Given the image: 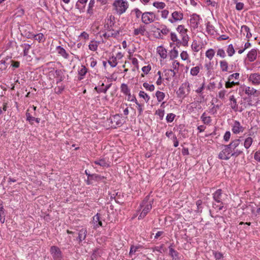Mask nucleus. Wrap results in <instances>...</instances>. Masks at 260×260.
Instances as JSON below:
<instances>
[{
    "label": "nucleus",
    "mask_w": 260,
    "mask_h": 260,
    "mask_svg": "<svg viewBox=\"0 0 260 260\" xmlns=\"http://www.w3.org/2000/svg\"><path fill=\"white\" fill-rule=\"evenodd\" d=\"M240 143V139H236L233 140L229 144L226 145L233 157H237L243 153V149H240L238 148Z\"/></svg>",
    "instance_id": "1"
},
{
    "label": "nucleus",
    "mask_w": 260,
    "mask_h": 260,
    "mask_svg": "<svg viewBox=\"0 0 260 260\" xmlns=\"http://www.w3.org/2000/svg\"><path fill=\"white\" fill-rule=\"evenodd\" d=\"M222 190L221 189H217L214 193H213V198L215 201V203L213 204V207L217 208L220 211L223 209V203L222 202Z\"/></svg>",
    "instance_id": "2"
},
{
    "label": "nucleus",
    "mask_w": 260,
    "mask_h": 260,
    "mask_svg": "<svg viewBox=\"0 0 260 260\" xmlns=\"http://www.w3.org/2000/svg\"><path fill=\"white\" fill-rule=\"evenodd\" d=\"M117 13L121 15L124 13L128 8V5L127 2L124 0H116L113 4Z\"/></svg>",
    "instance_id": "3"
},
{
    "label": "nucleus",
    "mask_w": 260,
    "mask_h": 260,
    "mask_svg": "<svg viewBox=\"0 0 260 260\" xmlns=\"http://www.w3.org/2000/svg\"><path fill=\"white\" fill-rule=\"evenodd\" d=\"M156 15L152 12H145L143 13L142 22L145 24L153 22L155 20Z\"/></svg>",
    "instance_id": "4"
},
{
    "label": "nucleus",
    "mask_w": 260,
    "mask_h": 260,
    "mask_svg": "<svg viewBox=\"0 0 260 260\" xmlns=\"http://www.w3.org/2000/svg\"><path fill=\"white\" fill-rule=\"evenodd\" d=\"M232 156H233V155H232V153L228 148L227 145H223L222 146V150L218 154V158L222 160H227Z\"/></svg>",
    "instance_id": "5"
},
{
    "label": "nucleus",
    "mask_w": 260,
    "mask_h": 260,
    "mask_svg": "<svg viewBox=\"0 0 260 260\" xmlns=\"http://www.w3.org/2000/svg\"><path fill=\"white\" fill-rule=\"evenodd\" d=\"M190 91V84L188 82L183 83L179 87L177 91V95L179 97H185L187 95Z\"/></svg>",
    "instance_id": "6"
},
{
    "label": "nucleus",
    "mask_w": 260,
    "mask_h": 260,
    "mask_svg": "<svg viewBox=\"0 0 260 260\" xmlns=\"http://www.w3.org/2000/svg\"><path fill=\"white\" fill-rule=\"evenodd\" d=\"M50 251L54 260H62L61 251L58 247L55 246H51Z\"/></svg>",
    "instance_id": "7"
},
{
    "label": "nucleus",
    "mask_w": 260,
    "mask_h": 260,
    "mask_svg": "<svg viewBox=\"0 0 260 260\" xmlns=\"http://www.w3.org/2000/svg\"><path fill=\"white\" fill-rule=\"evenodd\" d=\"M183 18L182 13L178 11H175L172 14V18L169 19L171 23H174L178 21L181 20Z\"/></svg>",
    "instance_id": "8"
},
{
    "label": "nucleus",
    "mask_w": 260,
    "mask_h": 260,
    "mask_svg": "<svg viewBox=\"0 0 260 260\" xmlns=\"http://www.w3.org/2000/svg\"><path fill=\"white\" fill-rule=\"evenodd\" d=\"M245 128L241 125L240 123L236 120L233 125L232 132L234 134H238L240 132H243L244 131Z\"/></svg>",
    "instance_id": "9"
},
{
    "label": "nucleus",
    "mask_w": 260,
    "mask_h": 260,
    "mask_svg": "<svg viewBox=\"0 0 260 260\" xmlns=\"http://www.w3.org/2000/svg\"><path fill=\"white\" fill-rule=\"evenodd\" d=\"M248 79L253 84L259 85L260 84V74L252 73L249 75Z\"/></svg>",
    "instance_id": "10"
},
{
    "label": "nucleus",
    "mask_w": 260,
    "mask_h": 260,
    "mask_svg": "<svg viewBox=\"0 0 260 260\" xmlns=\"http://www.w3.org/2000/svg\"><path fill=\"white\" fill-rule=\"evenodd\" d=\"M109 120H110V122L112 124H115V126L121 125L122 124L121 117L119 114H116L111 116L109 118Z\"/></svg>",
    "instance_id": "11"
},
{
    "label": "nucleus",
    "mask_w": 260,
    "mask_h": 260,
    "mask_svg": "<svg viewBox=\"0 0 260 260\" xmlns=\"http://www.w3.org/2000/svg\"><path fill=\"white\" fill-rule=\"evenodd\" d=\"M200 19V18L199 15L196 14H194L191 16V18L190 19V22L193 28H195L198 27Z\"/></svg>",
    "instance_id": "12"
},
{
    "label": "nucleus",
    "mask_w": 260,
    "mask_h": 260,
    "mask_svg": "<svg viewBox=\"0 0 260 260\" xmlns=\"http://www.w3.org/2000/svg\"><path fill=\"white\" fill-rule=\"evenodd\" d=\"M141 207L143 208V211H145L148 213L152 208V205L150 202H148L147 200H144L141 204Z\"/></svg>",
    "instance_id": "13"
},
{
    "label": "nucleus",
    "mask_w": 260,
    "mask_h": 260,
    "mask_svg": "<svg viewBox=\"0 0 260 260\" xmlns=\"http://www.w3.org/2000/svg\"><path fill=\"white\" fill-rule=\"evenodd\" d=\"M85 174L88 176L87 179L86 180V183L88 185L91 184L92 179H97V178H104V176H102L101 175H96V174H90L87 172V171H85Z\"/></svg>",
    "instance_id": "14"
},
{
    "label": "nucleus",
    "mask_w": 260,
    "mask_h": 260,
    "mask_svg": "<svg viewBox=\"0 0 260 260\" xmlns=\"http://www.w3.org/2000/svg\"><path fill=\"white\" fill-rule=\"evenodd\" d=\"M87 231L85 229H82L78 233V236L77 239L79 241V243L84 240L86 237Z\"/></svg>",
    "instance_id": "15"
},
{
    "label": "nucleus",
    "mask_w": 260,
    "mask_h": 260,
    "mask_svg": "<svg viewBox=\"0 0 260 260\" xmlns=\"http://www.w3.org/2000/svg\"><path fill=\"white\" fill-rule=\"evenodd\" d=\"M247 58L249 61L252 62L256 59L257 50L256 49H252L247 54Z\"/></svg>",
    "instance_id": "16"
},
{
    "label": "nucleus",
    "mask_w": 260,
    "mask_h": 260,
    "mask_svg": "<svg viewBox=\"0 0 260 260\" xmlns=\"http://www.w3.org/2000/svg\"><path fill=\"white\" fill-rule=\"evenodd\" d=\"M119 34V32L118 30L115 31L113 29H112V30L111 29H109L107 32H106L103 35V36L105 38H109V37L116 38L118 36Z\"/></svg>",
    "instance_id": "17"
},
{
    "label": "nucleus",
    "mask_w": 260,
    "mask_h": 260,
    "mask_svg": "<svg viewBox=\"0 0 260 260\" xmlns=\"http://www.w3.org/2000/svg\"><path fill=\"white\" fill-rule=\"evenodd\" d=\"M241 31L243 34L246 36L248 39L252 37V35L250 32V28L247 25H242L241 28Z\"/></svg>",
    "instance_id": "18"
},
{
    "label": "nucleus",
    "mask_w": 260,
    "mask_h": 260,
    "mask_svg": "<svg viewBox=\"0 0 260 260\" xmlns=\"http://www.w3.org/2000/svg\"><path fill=\"white\" fill-rule=\"evenodd\" d=\"M93 222L96 226H102V218L100 213H97L95 216H93Z\"/></svg>",
    "instance_id": "19"
},
{
    "label": "nucleus",
    "mask_w": 260,
    "mask_h": 260,
    "mask_svg": "<svg viewBox=\"0 0 260 260\" xmlns=\"http://www.w3.org/2000/svg\"><path fill=\"white\" fill-rule=\"evenodd\" d=\"M56 50L58 54L66 59H68L69 56V54L66 52L65 49L61 47L60 46H58L56 47Z\"/></svg>",
    "instance_id": "20"
},
{
    "label": "nucleus",
    "mask_w": 260,
    "mask_h": 260,
    "mask_svg": "<svg viewBox=\"0 0 260 260\" xmlns=\"http://www.w3.org/2000/svg\"><path fill=\"white\" fill-rule=\"evenodd\" d=\"M230 101H231V108L235 112L238 111V105L237 103L236 99L234 95H231L230 97Z\"/></svg>",
    "instance_id": "21"
},
{
    "label": "nucleus",
    "mask_w": 260,
    "mask_h": 260,
    "mask_svg": "<svg viewBox=\"0 0 260 260\" xmlns=\"http://www.w3.org/2000/svg\"><path fill=\"white\" fill-rule=\"evenodd\" d=\"M146 31V28L144 25H140L139 28H136L134 30V35L135 36H138L141 34L142 36L144 35L145 32Z\"/></svg>",
    "instance_id": "22"
},
{
    "label": "nucleus",
    "mask_w": 260,
    "mask_h": 260,
    "mask_svg": "<svg viewBox=\"0 0 260 260\" xmlns=\"http://www.w3.org/2000/svg\"><path fill=\"white\" fill-rule=\"evenodd\" d=\"M157 52L161 58H162L164 59L167 58V52L166 49L165 48H164L163 47H162L161 46H158L157 48Z\"/></svg>",
    "instance_id": "23"
},
{
    "label": "nucleus",
    "mask_w": 260,
    "mask_h": 260,
    "mask_svg": "<svg viewBox=\"0 0 260 260\" xmlns=\"http://www.w3.org/2000/svg\"><path fill=\"white\" fill-rule=\"evenodd\" d=\"M142 247H143L142 246L140 245H136V246H135L133 245H132L131 246V248H130L129 252V256L132 257V255L133 254H135L136 252L139 251L140 249H141Z\"/></svg>",
    "instance_id": "24"
},
{
    "label": "nucleus",
    "mask_w": 260,
    "mask_h": 260,
    "mask_svg": "<svg viewBox=\"0 0 260 260\" xmlns=\"http://www.w3.org/2000/svg\"><path fill=\"white\" fill-rule=\"evenodd\" d=\"M252 143H253V139L250 137H248L246 138L244 140V147L246 149H248L251 146Z\"/></svg>",
    "instance_id": "25"
},
{
    "label": "nucleus",
    "mask_w": 260,
    "mask_h": 260,
    "mask_svg": "<svg viewBox=\"0 0 260 260\" xmlns=\"http://www.w3.org/2000/svg\"><path fill=\"white\" fill-rule=\"evenodd\" d=\"M120 89L121 91L126 95H128L131 93L127 85L125 83H122L121 85Z\"/></svg>",
    "instance_id": "26"
},
{
    "label": "nucleus",
    "mask_w": 260,
    "mask_h": 260,
    "mask_svg": "<svg viewBox=\"0 0 260 260\" xmlns=\"http://www.w3.org/2000/svg\"><path fill=\"white\" fill-rule=\"evenodd\" d=\"M177 31L181 35V37L187 34V29L185 28L184 26L179 25L177 28Z\"/></svg>",
    "instance_id": "27"
},
{
    "label": "nucleus",
    "mask_w": 260,
    "mask_h": 260,
    "mask_svg": "<svg viewBox=\"0 0 260 260\" xmlns=\"http://www.w3.org/2000/svg\"><path fill=\"white\" fill-rule=\"evenodd\" d=\"M94 163L97 165H99L101 167H108L109 165L106 161V159L104 158L100 159L94 161Z\"/></svg>",
    "instance_id": "28"
},
{
    "label": "nucleus",
    "mask_w": 260,
    "mask_h": 260,
    "mask_svg": "<svg viewBox=\"0 0 260 260\" xmlns=\"http://www.w3.org/2000/svg\"><path fill=\"white\" fill-rule=\"evenodd\" d=\"M201 119L205 124H208L211 121V117L210 116H207L205 112L202 115Z\"/></svg>",
    "instance_id": "29"
},
{
    "label": "nucleus",
    "mask_w": 260,
    "mask_h": 260,
    "mask_svg": "<svg viewBox=\"0 0 260 260\" xmlns=\"http://www.w3.org/2000/svg\"><path fill=\"white\" fill-rule=\"evenodd\" d=\"M169 254L175 260L178 259V253L177 251L175 250L173 248L169 247Z\"/></svg>",
    "instance_id": "30"
},
{
    "label": "nucleus",
    "mask_w": 260,
    "mask_h": 260,
    "mask_svg": "<svg viewBox=\"0 0 260 260\" xmlns=\"http://www.w3.org/2000/svg\"><path fill=\"white\" fill-rule=\"evenodd\" d=\"M55 75L56 77L58 78L56 82V83L58 84L59 82H61L63 80V76L62 75V72L60 70H56L55 71Z\"/></svg>",
    "instance_id": "31"
},
{
    "label": "nucleus",
    "mask_w": 260,
    "mask_h": 260,
    "mask_svg": "<svg viewBox=\"0 0 260 260\" xmlns=\"http://www.w3.org/2000/svg\"><path fill=\"white\" fill-rule=\"evenodd\" d=\"M87 69L84 66H82L81 68L78 71V74L79 75L81 76V77H79L78 79L79 80H81L83 79V76H84L87 73Z\"/></svg>",
    "instance_id": "32"
},
{
    "label": "nucleus",
    "mask_w": 260,
    "mask_h": 260,
    "mask_svg": "<svg viewBox=\"0 0 260 260\" xmlns=\"http://www.w3.org/2000/svg\"><path fill=\"white\" fill-rule=\"evenodd\" d=\"M256 92V90L254 89L253 87H247L245 88V93L248 95H254V94Z\"/></svg>",
    "instance_id": "33"
},
{
    "label": "nucleus",
    "mask_w": 260,
    "mask_h": 260,
    "mask_svg": "<svg viewBox=\"0 0 260 260\" xmlns=\"http://www.w3.org/2000/svg\"><path fill=\"white\" fill-rule=\"evenodd\" d=\"M21 47L23 48V55L27 56L31 48V45L28 44H24L21 45Z\"/></svg>",
    "instance_id": "34"
},
{
    "label": "nucleus",
    "mask_w": 260,
    "mask_h": 260,
    "mask_svg": "<svg viewBox=\"0 0 260 260\" xmlns=\"http://www.w3.org/2000/svg\"><path fill=\"white\" fill-rule=\"evenodd\" d=\"M215 55V51L213 49H209L206 52V56L211 60Z\"/></svg>",
    "instance_id": "35"
},
{
    "label": "nucleus",
    "mask_w": 260,
    "mask_h": 260,
    "mask_svg": "<svg viewBox=\"0 0 260 260\" xmlns=\"http://www.w3.org/2000/svg\"><path fill=\"white\" fill-rule=\"evenodd\" d=\"M155 96H156L158 102H160L164 99L165 94L163 92L157 91L155 93Z\"/></svg>",
    "instance_id": "36"
},
{
    "label": "nucleus",
    "mask_w": 260,
    "mask_h": 260,
    "mask_svg": "<svg viewBox=\"0 0 260 260\" xmlns=\"http://www.w3.org/2000/svg\"><path fill=\"white\" fill-rule=\"evenodd\" d=\"M178 55V52L176 49L175 47H174L170 52L169 53V56L170 59H174V58H176Z\"/></svg>",
    "instance_id": "37"
},
{
    "label": "nucleus",
    "mask_w": 260,
    "mask_h": 260,
    "mask_svg": "<svg viewBox=\"0 0 260 260\" xmlns=\"http://www.w3.org/2000/svg\"><path fill=\"white\" fill-rule=\"evenodd\" d=\"M109 64L111 66V67H115L117 64V59L115 56H112L110 57L109 59L108 60Z\"/></svg>",
    "instance_id": "38"
},
{
    "label": "nucleus",
    "mask_w": 260,
    "mask_h": 260,
    "mask_svg": "<svg viewBox=\"0 0 260 260\" xmlns=\"http://www.w3.org/2000/svg\"><path fill=\"white\" fill-rule=\"evenodd\" d=\"M98 46V43L96 41H91L88 47L89 49L91 51H96Z\"/></svg>",
    "instance_id": "39"
},
{
    "label": "nucleus",
    "mask_w": 260,
    "mask_h": 260,
    "mask_svg": "<svg viewBox=\"0 0 260 260\" xmlns=\"http://www.w3.org/2000/svg\"><path fill=\"white\" fill-rule=\"evenodd\" d=\"M34 38L39 42H43L45 41L44 36L42 33L35 35Z\"/></svg>",
    "instance_id": "40"
},
{
    "label": "nucleus",
    "mask_w": 260,
    "mask_h": 260,
    "mask_svg": "<svg viewBox=\"0 0 260 260\" xmlns=\"http://www.w3.org/2000/svg\"><path fill=\"white\" fill-rule=\"evenodd\" d=\"M220 65L222 72L228 71V63L225 60L220 61Z\"/></svg>",
    "instance_id": "41"
},
{
    "label": "nucleus",
    "mask_w": 260,
    "mask_h": 260,
    "mask_svg": "<svg viewBox=\"0 0 260 260\" xmlns=\"http://www.w3.org/2000/svg\"><path fill=\"white\" fill-rule=\"evenodd\" d=\"M153 6L157 9H162L166 7V4L164 2H155L153 3Z\"/></svg>",
    "instance_id": "42"
},
{
    "label": "nucleus",
    "mask_w": 260,
    "mask_h": 260,
    "mask_svg": "<svg viewBox=\"0 0 260 260\" xmlns=\"http://www.w3.org/2000/svg\"><path fill=\"white\" fill-rule=\"evenodd\" d=\"M238 84H239V82H235L233 81H231L228 80L225 84V86L226 88H232L234 86Z\"/></svg>",
    "instance_id": "43"
},
{
    "label": "nucleus",
    "mask_w": 260,
    "mask_h": 260,
    "mask_svg": "<svg viewBox=\"0 0 260 260\" xmlns=\"http://www.w3.org/2000/svg\"><path fill=\"white\" fill-rule=\"evenodd\" d=\"M95 1L94 0H90L89 4H88V8L87 10V13L89 14H92L93 13V8L94 6Z\"/></svg>",
    "instance_id": "44"
},
{
    "label": "nucleus",
    "mask_w": 260,
    "mask_h": 260,
    "mask_svg": "<svg viewBox=\"0 0 260 260\" xmlns=\"http://www.w3.org/2000/svg\"><path fill=\"white\" fill-rule=\"evenodd\" d=\"M169 29L167 28L166 26H165L161 30H160L159 32H158V37H157V38L162 39V36L161 35L160 33L162 34L163 35H166L169 32Z\"/></svg>",
    "instance_id": "45"
},
{
    "label": "nucleus",
    "mask_w": 260,
    "mask_h": 260,
    "mask_svg": "<svg viewBox=\"0 0 260 260\" xmlns=\"http://www.w3.org/2000/svg\"><path fill=\"white\" fill-rule=\"evenodd\" d=\"M139 95L140 98H143L146 103H147L150 100V96L144 91H140Z\"/></svg>",
    "instance_id": "46"
},
{
    "label": "nucleus",
    "mask_w": 260,
    "mask_h": 260,
    "mask_svg": "<svg viewBox=\"0 0 260 260\" xmlns=\"http://www.w3.org/2000/svg\"><path fill=\"white\" fill-rule=\"evenodd\" d=\"M111 84H110L104 88H98V87H95L94 89L96 90V91L99 93L100 92H104L106 93L108 89L110 87Z\"/></svg>",
    "instance_id": "47"
},
{
    "label": "nucleus",
    "mask_w": 260,
    "mask_h": 260,
    "mask_svg": "<svg viewBox=\"0 0 260 260\" xmlns=\"http://www.w3.org/2000/svg\"><path fill=\"white\" fill-rule=\"evenodd\" d=\"M200 68L199 66H196L191 69L190 74L193 76H197L199 73Z\"/></svg>",
    "instance_id": "48"
},
{
    "label": "nucleus",
    "mask_w": 260,
    "mask_h": 260,
    "mask_svg": "<svg viewBox=\"0 0 260 260\" xmlns=\"http://www.w3.org/2000/svg\"><path fill=\"white\" fill-rule=\"evenodd\" d=\"M227 52L229 56H232L235 53V51L232 44H230L227 49Z\"/></svg>",
    "instance_id": "49"
},
{
    "label": "nucleus",
    "mask_w": 260,
    "mask_h": 260,
    "mask_svg": "<svg viewBox=\"0 0 260 260\" xmlns=\"http://www.w3.org/2000/svg\"><path fill=\"white\" fill-rule=\"evenodd\" d=\"M144 88L150 91H153L154 90V86L153 84H149L147 82H145L143 84Z\"/></svg>",
    "instance_id": "50"
},
{
    "label": "nucleus",
    "mask_w": 260,
    "mask_h": 260,
    "mask_svg": "<svg viewBox=\"0 0 260 260\" xmlns=\"http://www.w3.org/2000/svg\"><path fill=\"white\" fill-rule=\"evenodd\" d=\"M191 48L195 52H198L200 50V46L196 41H193L191 44Z\"/></svg>",
    "instance_id": "51"
},
{
    "label": "nucleus",
    "mask_w": 260,
    "mask_h": 260,
    "mask_svg": "<svg viewBox=\"0 0 260 260\" xmlns=\"http://www.w3.org/2000/svg\"><path fill=\"white\" fill-rule=\"evenodd\" d=\"M26 120L28 121L30 124H32L35 121V117L32 116L28 112L26 113Z\"/></svg>",
    "instance_id": "52"
},
{
    "label": "nucleus",
    "mask_w": 260,
    "mask_h": 260,
    "mask_svg": "<svg viewBox=\"0 0 260 260\" xmlns=\"http://www.w3.org/2000/svg\"><path fill=\"white\" fill-rule=\"evenodd\" d=\"M234 3L236 4V9L237 10H242L244 8V4L241 2H238V0H234Z\"/></svg>",
    "instance_id": "53"
},
{
    "label": "nucleus",
    "mask_w": 260,
    "mask_h": 260,
    "mask_svg": "<svg viewBox=\"0 0 260 260\" xmlns=\"http://www.w3.org/2000/svg\"><path fill=\"white\" fill-rule=\"evenodd\" d=\"M182 45L184 46H186L188 45V42L189 41V37L187 34L182 37Z\"/></svg>",
    "instance_id": "54"
},
{
    "label": "nucleus",
    "mask_w": 260,
    "mask_h": 260,
    "mask_svg": "<svg viewBox=\"0 0 260 260\" xmlns=\"http://www.w3.org/2000/svg\"><path fill=\"white\" fill-rule=\"evenodd\" d=\"M175 117V115L173 113L168 114L166 117V120L168 122H172Z\"/></svg>",
    "instance_id": "55"
},
{
    "label": "nucleus",
    "mask_w": 260,
    "mask_h": 260,
    "mask_svg": "<svg viewBox=\"0 0 260 260\" xmlns=\"http://www.w3.org/2000/svg\"><path fill=\"white\" fill-rule=\"evenodd\" d=\"M171 39L174 42H176L178 43H180V41L178 39L176 34L175 32H171L170 34Z\"/></svg>",
    "instance_id": "56"
},
{
    "label": "nucleus",
    "mask_w": 260,
    "mask_h": 260,
    "mask_svg": "<svg viewBox=\"0 0 260 260\" xmlns=\"http://www.w3.org/2000/svg\"><path fill=\"white\" fill-rule=\"evenodd\" d=\"M180 56L183 60H186L188 59V54L186 51H182L180 54Z\"/></svg>",
    "instance_id": "57"
},
{
    "label": "nucleus",
    "mask_w": 260,
    "mask_h": 260,
    "mask_svg": "<svg viewBox=\"0 0 260 260\" xmlns=\"http://www.w3.org/2000/svg\"><path fill=\"white\" fill-rule=\"evenodd\" d=\"M24 35L28 39L34 38L35 34L29 32L27 31L26 30H24L23 31Z\"/></svg>",
    "instance_id": "58"
},
{
    "label": "nucleus",
    "mask_w": 260,
    "mask_h": 260,
    "mask_svg": "<svg viewBox=\"0 0 260 260\" xmlns=\"http://www.w3.org/2000/svg\"><path fill=\"white\" fill-rule=\"evenodd\" d=\"M239 77V74L238 73H236L230 75L228 77V80L230 81H232L234 78L235 79H238Z\"/></svg>",
    "instance_id": "59"
},
{
    "label": "nucleus",
    "mask_w": 260,
    "mask_h": 260,
    "mask_svg": "<svg viewBox=\"0 0 260 260\" xmlns=\"http://www.w3.org/2000/svg\"><path fill=\"white\" fill-rule=\"evenodd\" d=\"M6 61L4 59L0 60V71L4 70L6 69Z\"/></svg>",
    "instance_id": "60"
},
{
    "label": "nucleus",
    "mask_w": 260,
    "mask_h": 260,
    "mask_svg": "<svg viewBox=\"0 0 260 260\" xmlns=\"http://www.w3.org/2000/svg\"><path fill=\"white\" fill-rule=\"evenodd\" d=\"M217 55L221 57L224 58L225 56V53L223 49H219L217 52Z\"/></svg>",
    "instance_id": "61"
},
{
    "label": "nucleus",
    "mask_w": 260,
    "mask_h": 260,
    "mask_svg": "<svg viewBox=\"0 0 260 260\" xmlns=\"http://www.w3.org/2000/svg\"><path fill=\"white\" fill-rule=\"evenodd\" d=\"M180 63L177 60H174L172 63V67L175 70L178 71Z\"/></svg>",
    "instance_id": "62"
},
{
    "label": "nucleus",
    "mask_w": 260,
    "mask_h": 260,
    "mask_svg": "<svg viewBox=\"0 0 260 260\" xmlns=\"http://www.w3.org/2000/svg\"><path fill=\"white\" fill-rule=\"evenodd\" d=\"M226 91L225 90H222L219 92L218 93V97L219 99L221 100H223L225 98V95L226 94Z\"/></svg>",
    "instance_id": "63"
},
{
    "label": "nucleus",
    "mask_w": 260,
    "mask_h": 260,
    "mask_svg": "<svg viewBox=\"0 0 260 260\" xmlns=\"http://www.w3.org/2000/svg\"><path fill=\"white\" fill-rule=\"evenodd\" d=\"M156 114L158 115L160 119H162L165 114V111L164 110L158 109L156 111Z\"/></svg>",
    "instance_id": "64"
}]
</instances>
